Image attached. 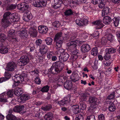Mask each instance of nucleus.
<instances>
[{
  "instance_id": "obj_10",
  "label": "nucleus",
  "mask_w": 120,
  "mask_h": 120,
  "mask_svg": "<svg viewBox=\"0 0 120 120\" xmlns=\"http://www.w3.org/2000/svg\"><path fill=\"white\" fill-rule=\"evenodd\" d=\"M20 18L19 15L17 13H14L10 16V19L12 22H17Z\"/></svg>"
},
{
  "instance_id": "obj_50",
  "label": "nucleus",
  "mask_w": 120,
  "mask_h": 120,
  "mask_svg": "<svg viewBox=\"0 0 120 120\" xmlns=\"http://www.w3.org/2000/svg\"><path fill=\"white\" fill-rule=\"evenodd\" d=\"M75 120H84L83 116L81 114L77 115Z\"/></svg>"
},
{
  "instance_id": "obj_20",
  "label": "nucleus",
  "mask_w": 120,
  "mask_h": 120,
  "mask_svg": "<svg viewBox=\"0 0 120 120\" xmlns=\"http://www.w3.org/2000/svg\"><path fill=\"white\" fill-rule=\"evenodd\" d=\"M54 4L52 6L55 9H57L60 7L61 4L62 3L61 0H54Z\"/></svg>"
},
{
  "instance_id": "obj_62",
  "label": "nucleus",
  "mask_w": 120,
  "mask_h": 120,
  "mask_svg": "<svg viewBox=\"0 0 120 120\" xmlns=\"http://www.w3.org/2000/svg\"><path fill=\"white\" fill-rule=\"evenodd\" d=\"M102 1V0H92V3L94 4H99Z\"/></svg>"
},
{
  "instance_id": "obj_14",
  "label": "nucleus",
  "mask_w": 120,
  "mask_h": 120,
  "mask_svg": "<svg viewBox=\"0 0 120 120\" xmlns=\"http://www.w3.org/2000/svg\"><path fill=\"white\" fill-rule=\"evenodd\" d=\"M93 24L97 26V29H100L103 27L104 25L102 23V21L101 20H99L93 22Z\"/></svg>"
},
{
  "instance_id": "obj_16",
  "label": "nucleus",
  "mask_w": 120,
  "mask_h": 120,
  "mask_svg": "<svg viewBox=\"0 0 120 120\" xmlns=\"http://www.w3.org/2000/svg\"><path fill=\"white\" fill-rule=\"evenodd\" d=\"M39 32L41 33L46 34L48 31V28L45 26H40L38 27Z\"/></svg>"
},
{
  "instance_id": "obj_17",
  "label": "nucleus",
  "mask_w": 120,
  "mask_h": 120,
  "mask_svg": "<svg viewBox=\"0 0 120 120\" xmlns=\"http://www.w3.org/2000/svg\"><path fill=\"white\" fill-rule=\"evenodd\" d=\"M98 100L96 97L90 96L89 97L88 101L90 103L94 105H97Z\"/></svg>"
},
{
  "instance_id": "obj_54",
  "label": "nucleus",
  "mask_w": 120,
  "mask_h": 120,
  "mask_svg": "<svg viewBox=\"0 0 120 120\" xmlns=\"http://www.w3.org/2000/svg\"><path fill=\"white\" fill-rule=\"evenodd\" d=\"M52 25L55 27H58L60 26V23L59 21H56L52 23Z\"/></svg>"
},
{
  "instance_id": "obj_36",
  "label": "nucleus",
  "mask_w": 120,
  "mask_h": 120,
  "mask_svg": "<svg viewBox=\"0 0 120 120\" xmlns=\"http://www.w3.org/2000/svg\"><path fill=\"white\" fill-rule=\"evenodd\" d=\"M52 115L51 113H48L46 114L44 116L45 120H51Z\"/></svg>"
},
{
  "instance_id": "obj_53",
  "label": "nucleus",
  "mask_w": 120,
  "mask_h": 120,
  "mask_svg": "<svg viewBox=\"0 0 120 120\" xmlns=\"http://www.w3.org/2000/svg\"><path fill=\"white\" fill-rule=\"evenodd\" d=\"M64 50L62 49H60L59 50L56 51V52L55 53L57 55H59L58 56L60 55L63 53V52H64Z\"/></svg>"
},
{
  "instance_id": "obj_55",
  "label": "nucleus",
  "mask_w": 120,
  "mask_h": 120,
  "mask_svg": "<svg viewBox=\"0 0 120 120\" xmlns=\"http://www.w3.org/2000/svg\"><path fill=\"white\" fill-rule=\"evenodd\" d=\"M99 33L98 32L95 31L93 34L92 36L94 38H95L96 39L98 38L99 37Z\"/></svg>"
},
{
  "instance_id": "obj_39",
  "label": "nucleus",
  "mask_w": 120,
  "mask_h": 120,
  "mask_svg": "<svg viewBox=\"0 0 120 120\" xmlns=\"http://www.w3.org/2000/svg\"><path fill=\"white\" fill-rule=\"evenodd\" d=\"M105 51L110 53H114L116 52V49L113 48H107L105 49Z\"/></svg>"
},
{
  "instance_id": "obj_32",
  "label": "nucleus",
  "mask_w": 120,
  "mask_h": 120,
  "mask_svg": "<svg viewBox=\"0 0 120 120\" xmlns=\"http://www.w3.org/2000/svg\"><path fill=\"white\" fill-rule=\"evenodd\" d=\"M95 105H91L88 108V111L91 113H93L96 109Z\"/></svg>"
},
{
  "instance_id": "obj_60",
  "label": "nucleus",
  "mask_w": 120,
  "mask_h": 120,
  "mask_svg": "<svg viewBox=\"0 0 120 120\" xmlns=\"http://www.w3.org/2000/svg\"><path fill=\"white\" fill-rule=\"evenodd\" d=\"M24 98L22 96H21L18 99L17 101L19 102H24L25 101L24 100Z\"/></svg>"
},
{
  "instance_id": "obj_1",
  "label": "nucleus",
  "mask_w": 120,
  "mask_h": 120,
  "mask_svg": "<svg viewBox=\"0 0 120 120\" xmlns=\"http://www.w3.org/2000/svg\"><path fill=\"white\" fill-rule=\"evenodd\" d=\"M64 66L63 63L60 61H58L53 64L50 68L49 71L53 74H57L63 70Z\"/></svg>"
},
{
  "instance_id": "obj_5",
  "label": "nucleus",
  "mask_w": 120,
  "mask_h": 120,
  "mask_svg": "<svg viewBox=\"0 0 120 120\" xmlns=\"http://www.w3.org/2000/svg\"><path fill=\"white\" fill-rule=\"evenodd\" d=\"M17 68V65L15 62L12 61L9 62L7 65L5 70L8 71H12Z\"/></svg>"
},
{
  "instance_id": "obj_33",
  "label": "nucleus",
  "mask_w": 120,
  "mask_h": 120,
  "mask_svg": "<svg viewBox=\"0 0 120 120\" xmlns=\"http://www.w3.org/2000/svg\"><path fill=\"white\" fill-rule=\"evenodd\" d=\"M55 80L60 85H62L63 84V82L62 79L59 77H57L55 78Z\"/></svg>"
},
{
  "instance_id": "obj_29",
  "label": "nucleus",
  "mask_w": 120,
  "mask_h": 120,
  "mask_svg": "<svg viewBox=\"0 0 120 120\" xmlns=\"http://www.w3.org/2000/svg\"><path fill=\"white\" fill-rule=\"evenodd\" d=\"M1 96L2 98H0V102H7L6 96L4 93H2Z\"/></svg>"
},
{
  "instance_id": "obj_41",
  "label": "nucleus",
  "mask_w": 120,
  "mask_h": 120,
  "mask_svg": "<svg viewBox=\"0 0 120 120\" xmlns=\"http://www.w3.org/2000/svg\"><path fill=\"white\" fill-rule=\"evenodd\" d=\"M15 5L11 4L8 5L7 7V9L8 10H11L15 9L16 7Z\"/></svg>"
},
{
  "instance_id": "obj_13",
  "label": "nucleus",
  "mask_w": 120,
  "mask_h": 120,
  "mask_svg": "<svg viewBox=\"0 0 120 120\" xmlns=\"http://www.w3.org/2000/svg\"><path fill=\"white\" fill-rule=\"evenodd\" d=\"M17 33L19 36L22 39H25L27 38L28 36L26 31L25 30L19 31H18Z\"/></svg>"
},
{
  "instance_id": "obj_28",
  "label": "nucleus",
  "mask_w": 120,
  "mask_h": 120,
  "mask_svg": "<svg viewBox=\"0 0 120 120\" xmlns=\"http://www.w3.org/2000/svg\"><path fill=\"white\" fill-rule=\"evenodd\" d=\"M54 41L56 44V48L59 49L61 47L63 43L62 40H55Z\"/></svg>"
},
{
  "instance_id": "obj_51",
  "label": "nucleus",
  "mask_w": 120,
  "mask_h": 120,
  "mask_svg": "<svg viewBox=\"0 0 120 120\" xmlns=\"http://www.w3.org/2000/svg\"><path fill=\"white\" fill-rule=\"evenodd\" d=\"M64 13L66 15L68 16L71 15L73 13V12L71 9H70L66 10Z\"/></svg>"
},
{
  "instance_id": "obj_37",
  "label": "nucleus",
  "mask_w": 120,
  "mask_h": 120,
  "mask_svg": "<svg viewBox=\"0 0 120 120\" xmlns=\"http://www.w3.org/2000/svg\"><path fill=\"white\" fill-rule=\"evenodd\" d=\"M98 53V48L96 47L92 49L91 52V54L94 56H96Z\"/></svg>"
},
{
  "instance_id": "obj_52",
  "label": "nucleus",
  "mask_w": 120,
  "mask_h": 120,
  "mask_svg": "<svg viewBox=\"0 0 120 120\" xmlns=\"http://www.w3.org/2000/svg\"><path fill=\"white\" fill-rule=\"evenodd\" d=\"M14 92V91L13 90H11L8 92L7 93V97H12L13 96Z\"/></svg>"
},
{
  "instance_id": "obj_45",
  "label": "nucleus",
  "mask_w": 120,
  "mask_h": 120,
  "mask_svg": "<svg viewBox=\"0 0 120 120\" xmlns=\"http://www.w3.org/2000/svg\"><path fill=\"white\" fill-rule=\"evenodd\" d=\"M6 39V37L4 34H1L0 35V41L3 42Z\"/></svg>"
},
{
  "instance_id": "obj_46",
  "label": "nucleus",
  "mask_w": 120,
  "mask_h": 120,
  "mask_svg": "<svg viewBox=\"0 0 120 120\" xmlns=\"http://www.w3.org/2000/svg\"><path fill=\"white\" fill-rule=\"evenodd\" d=\"M115 92H113L109 95H108L107 98L106 100H111V99H113L114 98Z\"/></svg>"
},
{
  "instance_id": "obj_57",
  "label": "nucleus",
  "mask_w": 120,
  "mask_h": 120,
  "mask_svg": "<svg viewBox=\"0 0 120 120\" xmlns=\"http://www.w3.org/2000/svg\"><path fill=\"white\" fill-rule=\"evenodd\" d=\"M105 116L102 114H101L98 116L99 120H105Z\"/></svg>"
},
{
  "instance_id": "obj_24",
  "label": "nucleus",
  "mask_w": 120,
  "mask_h": 120,
  "mask_svg": "<svg viewBox=\"0 0 120 120\" xmlns=\"http://www.w3.org/2000/svg\"><path fill=\"white\" fill-rule=\"evenodd\" d=\"M64 87L66 89L70 90L71 89L72 87V84L71 82L69 80L66 81L64 85Z\"/></svg>"
},
{
  "instance_id": "obj_3",
  "label": "nucleus",
  "mask_w": 120,
  "mask_h": 120,
  "mask_svg": "<svg viewBox=\"0 0 120 120\" xmlns=\"http://www.w3.org/2000/svg\"><path fill=\"white\" fill-rule=\"evenodd\" d=\"M79 43V41L78 40L72 41L68 43L67 45L69 47V48H71V49L72 50L75 49V50L72 52V54L73 55H76L79 53V51L77 49L76 46L77 44Z\"/></svg>"
},
{
  "instance_id": "obj_23",
  "label": "nucleus",
  "mask_w": 120,
  "mask_h": 120,
  "mask_svg": "<svg viewBox=\"0 0 120 120\" xmlns=\"http://www.w3.org/2000/svg\"><path fill=\"white\" fill-rule=\"evenodd\" d=\"M23 93L22 89L18 87L15 88L14 91V94L17 96H19Z\"/></svg>"
},
{
  "instance_id": "obj_35",
  "label": "nucleus",
  "mask_w": 120,
  "mask_h": 120,
  "mask_svg": "<svg viewBox=\"0 0 120 120\" xmlns=\"http://www.w3.org/2000/svg\"><path fill=\"white\" fill-rule=\"evenodd\" d=\"M7 120H15L16 117L12 114H8L6 116Z\"/></svg>"
},
{
  "instance_id": "obj_48",
  "label": "nucleus",
  "mask_w": 120,
  "mask_h": 120,
  "mask_svg": "<svg viewBox=\"0 0 120 120\" xmlns=\"http://www.w3.org/2000/svg\"><path fill=\"white\" fill-rule=\"evenodd\" d=\"M30 43V52L33 51L34 49V44L35 43V41L32 40Z\"/></svg>"
},
{
  "instance_id": "obj_4",
  "label": "nucleus",
  "mask_w": 120,
  "mask_h": 120,
  "mask_svg": "<svg viewBox=\"0 0 120 120\" xmlns=\"http://www.w3.org/2000/svg\"><path fill=\"white\" fill-rule=\"evenodd\" d=\"M15 30L11 29L8 32V40L13 43H16L18 41L15 35Z\"/></svg>"
},
{
  "instance_id": "obj_34",
  "label": "nucleus",
  "mask_w": 120,
  "mask_h": 120,
  "mask_svg": "<svg viewBox=\"0 0 120 120\" xmlns=\"http://www.w3.org/2000/svg\"><path fill=\"white\" fill-rule=\"evenodd\" d=\"M113 23L115 27L117 26L119 23L120 19L119 17L114 18L113 19Z\"/></svg>"
},
{
  "instance_id": "obj_12",
  "label": "nucleus",
  "mask_w": 120,
  "mask_h": 120,
  "mask_svg": "<svg viewBox=\"0 0 120 120\" xmlns=\"http://www.w3.org/2000/svg\"><path fill=\"white\" fill-rule=\"evenodd\" d=\"M48 51V49L45 44H42L40 46L39 51L42 54H46Z\"/></svg>"
},
{
  "instance_id": "obj_11",
  "label": "nucleus",
  "mask_w": 120,
  "mask_h": 120,
  "mask_svg": "<svg viewBox=\"0 0 120 120\" xmlns=\"http://www.w3.org/2000/svg\"><path fill=\"white\" fill-rule=\"evenodd\" d=\"M37 28V27L34 25L33 27H30V37L35 38L37 36L38 32Z\"/></svg>"
},
{
  "instance_id": "obj_9",
  "label": "nucleus",
  "mask_w": 120,
  "mask_h": 120,
  "mask_svg": "<svg viewBox=\"0 0 120 120\" xmlns=\"http://www.w3.org/2000/svg\"><path fill=\"white\" fill-rule=\"evenodd\" d=\"M69 57V55L66 52H63L59 56V60L61 62H64L66 61Z\"/></svg>"
},
{
  "instance_id": "obj_59",
  "label": "nucleus",
  "mask_w": 120,
  "mask_h": 120,
  "mask_svg": "<svg viewBox=\"0 0 120 120\" xmlns=\"http://www.w3.org/2000/svg\"><path fill=\"white\" fill-rule=\"evenodd\" d=\"M105 2H104L101 1L98 5L99 7L100 8H102L105 6Z\"/></svg>"
},
{
  "instance_id": "obj_15",
  "label": "nucleus",
  "mask_w": 120,
  "mask_h": 120,
  "mask_svg": "<svg viewBox=\"0 0 120 120\" xmlns=\"http://www.w3.org/2000/svg\"><path fill=\"white\" fill-rule=\"evenodd\" d=\"M29 7V6L27 4H25L24 3H22L18 6V7L19 8V9L23 11L26 10Z\"/></svg>"
},
{
  "instance_id": "obj_30",
  "label": "nucleus",
  "mask_w": 120,
  "mask_h": 120,
  "mask_svg": "<svg viewBox=\"0 0 120 120\" xmlns=\"http://www.w3.org/2000/svg\"><path fill=\"white\" fill-rule=\"evenodd\" d=\"M8 49L5 47H2L0 49V53L2 54H5L8 52Z\"/></svg>"
},
{
  "instance_id": "obj_38",
  "label": "nucleus",
  "mask_w": 120,
  "mask_h": 120,
  "mask_svg": "<svg viewBox=\"0 0 120 120\" xmlns=\"http://www.w3.org/2000/svg\"><path fill=\"white\" fill-rule=\"evenodd\" d=\"M87 96L86 93L82 94L80 96V99L82 101H85L87 99Z\"/></svg>"
},
{
  "instance_id": "obj_43",
  "label": "nucleus",
  "mask_w": 120,
  "mask_h": 120,
  "mask_svg": "<svg viewBox=\"0 0 120 120\" xmlns=\"http://www.w3.org/2000/svg\"><path fill=\"white\" fill-rule=\"evenodd\" d=\"M27 16H25L23 17V19L26 21H28L30 20V16L29 11L26 13Z\"/></svg>"
},
{
  "instance_id": "obj_27",
  "label": "nucleus",
  "mask_w": 120,
  "mask_h": 120,
  "mask_svg": "<svg viewBox=\"0 0 120 120\" xmlns=\"http://www.w3.org/2000/svg\"><path fill=\"white\" fill-rule=\"evenodd\" d=\"M110 12L109 8L108 7H105L103 9L102 12V15L103 16L107 15Z\"/></svg>"
},
{
  "instance_id": "obj_42",
  "label": "nucleus",
  "mask_w": 120,
  "mask_h": 120,
  "mask_svg": "<svg viewBox=\"0 0 120 120\" xmlns=\"http://www.w3.org/2000/svg\"><path fill=\"white\" fill-rule=\"evenodd\" d=\"M49 87L48 86L46 85L42 88L41 91L43 92H47L49 91Z\"/></svg>"
},
{
  "instance_id": "obj_25",
  "label": "nucleus",
  "mask_w": 120,
  "mask_h": 120,
  "mask_svg": "<svg viewBox=\"0 0 120 120\" xmlns=\"http://www.w3.org/2000/svg\"><path fill=\"white\" fill-rule=\"evenodd\" d=\"M24 108V106L23 105H17L14 108L13 110L15 112H20L23 110Z\"/></svg>"
},
{
  "instance_id": "obj_61",
  "label": "nucleus",
  "mask_w": 120,
  "mask_h": 120,
  "mask_svg": "<svg viewBox=\"0 0 120 120\" xmlns=\"http://www.w3.org/2000/svg\"><path fill=\"white\" fill-rule=\"evenodd\" d=\"M107 37L108 39L110 41L112 40L114 38L113 36L111 34H108Z\"/></svg>"
},
{
  "instance_id": "obj_64",
  "label": "nucleus",
  "mask_w": 120,
  "mask_h": 120,
  "mask_svg": "<svg viewBox=\"0 0 120 120\" xmlns=\"http://www.w3.org/2000/svg\"><path fill=\"white\" fill-rule=\"evenodd\" d=\"M111 63V62H109L108 61L106 60L104 61L103 65L105 66H108L110 65Z\"/></svg>"
},
{
  "instance_id": "obj_6",
  "label": "nucleus",
  "mask_w": 120,
  "mask_h": 120,
  "mask_svg": "<svg viewBox=\"0 0 120 120\" xmlns=\"http://www.w3.org/2000/svg\"><path fill=\"white\" fill-rule=\"evenodd\" d=\"M29 61V58L26 56H23L18 60V64L20 66H23L26 65Z\"/></svg>"
},
{
  "instance_id": "obj_31",
  "label": "nucleus",
  "mask_w": 120,
  "mask_h": 120,
  "mask_svg": "<svg viewBox=\"0 0 120 120\" xmlns=\"http://www.w3.org/2000/svg\"><path fill=\"white\" fill-rule=\"evenodd\" d=\"M53 39L51 38L48 37L45 40V41L47 45H51L52 44Z\"/></svg>"
},
{
  "instance_id": "obj_7",
  "label": "nucleus",
  "mask_w": 120,
  "mask_h": 120,
  "mask_svg": "<svg viewBox=\"0 0 120 120\" xmlns=\"http://www.w3.org/2000/svg\"><path fill=\"white\" fill-rule=\"evenodd\" d=\"M27 76V74H22V76H21L20 75H16L14 77V82L21 83L24 80V79L25 78V77H26Z\"/></svg>"
},
{
  "instance_id": "obj_21",
  "label": "nucleus",
  "mask_w": 120,
  "mask_h": 120,
  "mask_svg": "<svg viewBox=\"0 0 120 120\" xmlns=\"http://www.w3.org/2000/svg\"><path fill=\"white\" fill-rule=\"evenodd\" d=\"M103 19V22L106 24H109L111 22L112 19L110 17L108 16L105 15Z\"/></svg>"
},
{
  "instance_id": "obj_8",
  "label": "nucleus",
  "mask_w": 120,
  "mask_h": 120,
  "mask_svg": "<svg viewBox=\"0 0 120 120\" xmlns=\"http://www.w3.org/2000/svg\"><path fill=\"white\" fill-rule=\"evenodd\" d=\"M75 21L77 25L80 26H85L88 22V20L86 19H82L79 18L75 19Z\"/></svg>"
},
{
  "instance_id": "obj_40",
  "label": "nucleus",
  "mask_w": 120,
  "mask_h": 120,
  "mask_svg": "<svg viewBox=\"0 0 120 120\" xmlns=\"http://www.w3.org/2000/svg\"><path fill=\"white\" fill-rule=\"evenodd\" d=\"M52 107V105L49 104L45 107H42L41 109L45 111H47L50 110Z\"/></svg>"
},
{
  "instance_id": "obj_58",
  "label": "nucleus",
  "mask_w": 120,
  "mask_h": 120,
  "mask_svg": "<svg viewBox=\"0 0 120 120\" xmlns=\"http://www.w3.org/2000/svg\"><path fill=\"white\" fill-rule=\"evenodd\" d=\"M67 104V103H66V102L63 99L58 102V104L60 106H64Z\"/></svg>"
},
{
  "instance_id": "obj_63",
  "label": "nucleus",
  "mask_w": 120,
  "mask_h": 120,
  "mask_svg": "<svg viewBox=\"0 0 120 120\" xmlns=\"http://www.w3.org/2000/svg\"><path fill=\"white\" fill-rule=\"evenodd\" d=\"M63 100L66 102V103H67L68 104L70 101V98L69 96H67L66 97H65Z\"/></svg>"
},
{
  "instance_id": "obj_26",
  "label": "nucleus",
  "mask_w": 120,
  "mask_h": 120,
  "mask_svg": "<svg viewBox=\"0 0 120 120\" xmlns=\"http://www.w3.org/2000/svg\"><path fill=\"white\" fill-rule=\"evenodd\" d=\"M63 39L61 32L58 33L56 34L54 38L55 40H62Z\"/></svg>"
},
{
  "instance_id": "obj_22",
  "label": "nucleus",
  "mask_w": 120,
  "mask_h": 120,
  "mask_svg": "<svg viewBox=\"0 0 120 120\" xmlns=\"http://www.w3.org/2000/svg\"><path fill=\"white\" fill-rule=\"evenodd\" d=\"M71 108L74 113L78 114L81 112V110L79 108V106L76 105H73L72 106Z\"/></svg>"
},
{
  "instance_id": "obj_56",
  "label": "nucleus",
  "mask_w": 120,
  "mask_h": 120,
  "mask_svg": "<svg viewBox=\"0 0 120 120\" xmlns=\"http://www.w3.org/2000/svg\"><path fill=\"white\" fill-rule=\"evenodd\" d=\"M80 103V106L81 107V109L83 110L85 109L86 107V105L84 102Z\"/></svg>"
},
{
  "instance_id": "obj_2",
  "label": "nucleus",
  "mask_w": 120,
  "mask_h": 120,
  "mask_svg": "<svg viewBox=\"0 0 120 120\" xmlns=\"http://www.w3.org/2000/svg\"><path fill=\"white\" fill-rule=\"evenodd\" d=\"M11 13L8 11L5 12L3 15V18L2 19L1 21V25L4 28H6L8 27L10 24L9 21V16Z\"/></svg>"
},
{
  "instance_id": "obj_19",
  "label": "nucleus",
  "mask_w": 120,
  "mask_h": 120,
  "mask_svg": "<svg viewBox=\"0 0 120 120\" xmlns=\"http://www.w3.org/2000/svg\"><path fill=\"white\" fill-rule=\"evenodd\" d=\"M90 49L89 45L87 44H83L81 47V50L82 52H85L89 51Z\"/></svg>"
},
{
  "instance_id": "obj_18",
  "label": "nucleus",
  "mask_w": 120,
  "mask_h": 120,
  "mask_svg": "<svg viewBox=\"0 0 120 120\" xmlns=\"http://www.w3.org/2000/svg\"><path fill=\"white\" fill-rule=\"evenodd\" d=\"M31 72L33 74H34V75L37 76L36 77V78H35V79L34 80L35 82L37 84H40L41 83V81L40 78L38 77V76L39 75L38 72L37 71H36L35 70H34L32 71Z\"/></svg>"
},
{
  "instance_id": "obj_47",
  "label": "nucleus",
  "mask_w": 120,
  "mask_h": 120,
  "mask_svg": "<svg viewBox=\"0 0 120 120\" xmlns=\"http://www.w3.org/2000/svg\"><path fill=\"white\" fill-rule=\"evenodd\" d=\"M109 111L111 112L114 111L115 110V107L114 104L113 103L109 106Z\"/></svg>"
},
{
  "instance_id": "obj_44",
  "label": "nucleus",
  "mask_w": 120,
  "mask_h": 120,
  "mask_svg": "<svg viewBox=\"0 0 120 120\" xmlns=\"http://www.w3.org/2000/svg\"><path fill=\"white\" fill-rule=\"evenodd\" d=\"M106 53L104 56V58L106 60L110 59L111 56L110 53L108 52H105Z\"/></svg>"
},
{
  "instance_id": "obj_49",
  "label": "nucleus",
  "mask_w": 120,
  "mask_h": 120,
  "mask_svg": "<svg viewBox=\"0 0 120 120\" xmlns=\"http://www.w3.org/2000/svg\"><path fill=\"white\" fill-rule=\"evenodd\" d=\"M4 75L5 78L7 79V80L9 79L11 77V74L8 72H5L4 74Z\"/></svg>"
}]
</instances>
